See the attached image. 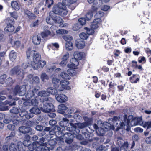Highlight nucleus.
<instances>
[{
    "label": "nucleus",
    "mask_w": 151,
    "mask_h": 151,
    "mask_svg": "<svg viewBox=\"0 0 151 151\" xmlns=\"http://www.w3.org/2000/svg\"><path fill=\"white\" fill-rule=\"evenodd\" d=\"M43 106L40 108L41 110L44 112H49L53 110V105L52 103L53 100L50 97L42 99Z\"/></svg>",
    "instance_id": "1"
},
{
    "label": "nucleus",
    "mask_w": 151,
    "mask_h": 151,
    "mask_svg": "<svg viewBox=\"0 0 151 151\" xmlns=\"http://www.w3.org/2000/svg\"><path fill=\"white\" fill-rule=\"evenodd\" d=\"M49 17H48L46 19L47 23L52 24L54 23H60L62 22V19L59 16H56L54 10L51 11L49 13Z\"/></svg>",
    "instance_id": "2"
},
{
    "label": "nucleus",
    "mask_w": 151,
    "mask_h": 151,
    "mask_svg": "<svg viewBox=\"0 0 151 151\" xmlns=\"http://www.w3.org/2000/svg\"><path fill=\"white\" fill-rule=\"evenodd\" d=\"M11 74H17L22 78H23L24 75V72L21 69L20 66L17 65L14 67L10 71Z\"/></svg>",
    "instance_id": "3"
},
{
    "label": "nucleus",
    "mask_w": 151,
    "mask_h": 151,
    "mask_svg": "<svg viewBox=\"0 0 151 151\" xmlns=\"http://www.w3.org/2000/svg\"><path fill=\"white\" fill-rule=\"evenodd\" d=\"M14 94L15 95L18 94L19 96H24L26 93V87L25 86L23 85L21 86H17L13 91Z\"/></svg>",
    "instance_id": "4"
},
{
    "label": "nucleus",
    "mask_w": 151,
    "mask_h": 151,
    "mask_svg": "<svg viewBox=\"0 0 151 151\" xmlns=\"http://www.w3.org/2000/svg\"><path fill=\"white\" fill-rule=\"evenodd\" d=\"M33 62L31 63V66L34 70L37 69V65L40 60L41 56L37 53V52H34L33 55Z\"/></svg>",
    "instance_id": "5"
},
{
    "label": "nucleus",
    "mask_w": 151,
    "mask_h": 151,
    "mask_svg": "<svg viewBox=\"0 0 151 151\" xmlns=\"http://www.w3.org/2000/svg\"><path fill=\"white\" fill-rule=\"evenodd\" d=\"M114 126L111 125L110 124L106 122L104 124L102 127L99 129V131L101 135H103L104 133L105 132L107 131L109 129L114 130Z\"/></svg>",
    "instance_id": "6"
},
{
    "label": "nucleus",
    "mask_w": 151,
    "mask_h": 151,
    "mask_svg": "<svg viewBox=\"0 0 151 151\" xmlns=\"http://www.w3.org/2000/svg\"><path fill=\"white\" fill-rule=\"evenodd\" d=\"M69 84V82L68 80L60 81V85L58 89V91L60 92L61 91H63L64 90H70V88L68 86Z\"/></svg>",
    "instance_id": "7"
},
{
    "label": "nucleus",
    "mask_w": 151,
    "mask_h": 151,
    "mask_svg": "<svg viewBox=\"0 0 151 151\" xmlns=\"http://www.w3.org/2000/svg\"><path fill=\"white\" fill-rule=\"evenodd\" d=\"M39 88V86H35L32 88V90H30L27 92V96L29 98H30L33 96H38V91Z\"/></svg>",
    "instance_id": "8"
},
{
    "label": "nucleus",
    "mask_w": 151,
    "mask_h": 151,
    "mask_svg": "<svg viewBox=\"0 0 151 151\" xmlns=\"http://www.w3.org/2000/svg\"><path fill=\"white\" fill-rule=\"evenodd\" d=\"M74 137V135L71 133L66 132L64 135V137L65 139V142L69 144L72 142Z\"/></svg>",
    "instance_id": "9"
},
{
    "label": "nucleus",
    "mask_w": 151,
    "mask_h": 151,
    "mask_svg": "<svg viewBox=\"0 0 151 151\" xmlns=\"http://www.w3.org/2000/svg\"><path fill=\"white\" fill-rule=\"evenodd\" d=\"M55 98L58 102L61 103L65 102L68 100V97L63 94H56Z\"/></svg>",
    "instance_id": "10"
},
{
    "label": "nucleus",
    "mask_w": 151,
    "mask_h": 151,
    "mask_svg": "<svg viewBox=\"0 0 151 151\" xmlns=\"http://www.w3.org/2000/svg\"><path fill=\"white\" fill-rule=\"evenodd\" d=\"M78 60L75 58H72L70 60L71 63L68 64L67 66L72 69L76 68L79 64Z\"/></svg>",
    "instance_id": "11"
},
{
    "label": "nucleus",
    "mask_w": 151,
    "mask_h": 151,
    "mask_svg": "<svg viewBox=\"0 0 151 151\" xmlns=\"http://www.w3.org/2000/svg\"><path fill=\"white\" fill-rule=\"evenodd\" d=\"M101 21L100 18H97L94 19L91 25V28L94 29H97L100 25Z\"/></svg>",
    "instance_id": "12"
},
{
    "label": "nucleus",
    "mask_w": 151,
    "mask_h": 151,
    "mask_svg": "<svg viewBox=\"0 0 151 151\" xmlns=\"http://www.w3.org/2000/svg\"><path fill=\"white\" fill-rule=\"evenodd\" d=\"M143 121L141 117H135L133 116V126L137 125H142Z\"/></svg>",
    "instance_id": "13"
},
{
    "label": "nucleus",
    "mask_w": 151,
    "mask_h": 151,
    "mask_svg": "<svg viewBox=\"0 0 151 151\" xmlns=\"http://www.w3.org/2000/svg\"><path fill=\"white\" fill-rule=\"evenodd\" d=\"M122 119H124L125 121H126V120L127 119H125V117L122 115H120L119 116V118L117 116H114L113 118H109L108 119L109 121H111L113 122L114 125L116 127L118 124V121H119Z\"/></svg>",
    "instance_id": "14"
},
{
    "label": "nucleus",
    "mask_w": 151,
    "mask_h": 151,
    "mask_svg": "<svg viewBox=\"0 0 151 151\" xmlns=\"http://www.w3.org/2000/svg\"><path fill=\"white\" fill-rule=\"evenodd\" d=\"M40 34L33 35L32 37V40L33 43L35 45L39 44L41 42V37Z\"/></svg>",
    "instance_id": "15"
},
{
    "label": "nucleus",
    "mask_w": 151,
    "mask_h": 151,
    "mask_svg": "<svg viewBox=\"0 0 151 151\" xmlns=\"http://www.w3.org/2000/svg\"><path fill=\"white\" fill-rule=\"evenodd\" d=\"M70 125L73 126V128L76 129L77 128L80 129L83 128L88 126V123L87 122H85L83 123H75L74 125L71 123L70 124Z\"/></svg>",
    "instance_id": "16"
},
{
    "label": "nucleus",
    "mask_w": 151,
    "mask_h": 151,
    "mask_svg": "<svg viewBox=\"0 0 151 151\" xmlns=\"http://www.w3.org/2000/svg\"><path fill=\"white\" fill-rule=\"evenodd\" d=\"M66 6L63 3H58L54 4L52 9H66Z\"/></svg>",
    "instance_id": "17"
},
{
    "label": "nucleus",
    "mask_w": 151,
    "mask_h": 151,
    "mask_svg": "<svg viewBox=\"0 0 151 151\" xmlns=\"http://www.w3.org/2000/svg\"><path fill=\"white\" fill-rule=\"evenodd\" d=\"M37 146H36L35 151H49L48 147L45 146V144L43 143V145H41L39 143Z\"/></svg>",
    "instance_id": "18"
},
{
    "label": "nucleus",
    "mask_w": 151,
    "mask_h": 151,
    "mask_svg": "<svg viewBox=\"0 0 151 151\" xmlns=\"http://www.w3.org/2000/svg\"><path fill=\"white\" fill-rule=\"evenodd\" d=\"M52 81L54 87L55 88H59L60 84V79L54 76L53 77Z\"/></svg>",
    "instance_id": "19"
},
{
    "label": "nucleus",
    "mask_w": 151,
    "mask_h": 151,
    "mask_svg": "<svg viewBox=\"0 0 151 151\" xmlns=\"http://www.w3.org/2000/svg\"><path fill=\"white\" fill-rule=\"evenodd\" d=\"M75 44L77 48L80 49L83 48L85 45V42L81 39L77 40L76 41Z\"/></svg>",
    "instance_id": "20"
},
{
    "label": "nucleus",
    "mask_w": 151,
    "mask_h": 151,
    "mask_svg": "<svg viewBox=\"0 0 151 151\" xmlns=\"http://www.w3.org/2000/svg\"><path fill=\"white\" fill-rule=\"evenodd\" d=\"M123 128H124L126 130L128 131L130 130V127L129 124L128 120H127V123L126 124V125H125L123 122H122L121 124L120 127H117L116 130V131H118L120 129Z\"/></svg>",
    "instance_id": "21"
},
{
    "label": "nucleus",
    "mask_w": 151,
    "mask_h": 151,
    "mask_svg": "<svg viewBox=\"0 0 151 151\" xmlns=\"http://www.w3.org/2000/svg\"><path fill=\"white\" fill-rule=\"evenodd\" d=\"M19 130L21 133L26 134L30 132L31 130V129L30 128L28 127L22 126L19 128Z\"/></svg>",
    "instance_id": "22"
},
{
    "label": "nucleus",
    "mask_w": 151,
    "mask_h": 151,
    "mask_svg": "<svg viewBox=\"0 0 151 151\" xmlns=\"http://www.w3.org/2000/svg\"><path fill=\"white\" fill-rule=\"evenodd\" d=\"M12 37L11 36L10 38V43L12 46L15 48H18L21 45V43L19 41H13Z\"/></svg>",
    "instance_id": "23"
},
{
    "label": "nucleus",
    "mask_w": 151,
    "mask_h": 151,
    "mask_svg": "<svg viewBox=\"0 0 151 151\" xmlns=\"http://www.w3.org/2000/svg\"><path fill=\"white\" fill-rule=\"evenodd\" d=\"M57 140L55 139H51L48 142V144L50 146L49 147V149L52 150L54 149L55 145L56 144Z\"/></svg>",
    "instance_id": "24"
},
{
    "label": "nucleus",
    "mask_w": 151,
    "mask_h": 151,
    "mask_svg": "<svg viewBox=\"0 0 151 151\" xmlns=\"http://www.w3.org/2000/svg\"><path fill=\"white\" fill-rule=\"evenodd\" d=\"M58 77L59 78L62 79L61 81L67 80L69 79L68 75L65 72H61Z\"/></svg>",
    "instance_id": "25"
},
{
    "label": "nucleus",
    "mask_w": 151,
    "mask_h": 151,
    "mask_svg": "<svg viewBox=\"0 0 151 151\" xmlns=\"http://www.w3.org/2000/svg\"><path fill=\"white\" fill-rule=\"evenodd\" d=\"M58 88H55L52 87H49L47 89V91L48 94H50L52 95H55L56 93H57V90Z\"/></svg>",
    "instance_id": "26"
},
{
    "label": "nucleus",
    "mask_w": 151,
    "mask_h": 151,
    "mask_svg": "<svg viewBox=\"0 0 151 151\" xmlns=\"http://www.w3.org/2000/svg\"><path fill=\"white\" fill-rule=\"evenodd\" d=\"M58 112L62 114H64L65 112L63 110H66L67 109V107L64 104H62L58 106Z\"/></svg>",
    "instance_id": "27"
},
{
    "label": "nucleus",
    "mask_w": 151,
    "mask_h": 151,
    "mask_svg": "<svg viewBox=\"0 0 151 151\" xmlns=\"http://www.w3.org/2000/svg\"><path fill=\"white\" fill-rule=\"evenodd\" d=\"M25 145H24L23 143H22L21 142H19L17 143V148L19 151H24L26 149Z\"/></svg>",
    "instance_id": "28"
},
{
    "label": "nucleus",
    "mask_w": 151,
    "mask_h": 151,
    "mask_svg": "<svg viewBox=\"0 0 151 151\" xmlns=\"http://www.w3.org/2000/svg\"><path fill=\"white\" fill-rule=\"evenodd\" d=\"M17 57V53L14 51H11L9 54V58L11 60L14 61Z\"/></svg>",
    "instance_id": "29"
},
{
    "label": "nucleus",
    "mask_w": 151,
    "mask_h": 151,
    "mask_svg": "<svg viewBox=\"0 0 151 151\" xmlns=\"http://www.w3.org/2000/svg\"><path fill=\"white\" fill-rule=\"evenodd\" d=\"M23 143L25 145L28 146L30 143V137L28 135H26L24 138V141Z\"/></svg>",
    "instance_id": "30"
},
{
    "label": "nucleus",
    "mask_w": 151,
    "mask_h": 151,
    "mask_svg": "<svg viewBox=\"0 0 151 151\" xmlns=\"http://www.w3.org/2000/svg\"><path fill=\"white\" fill-rule=\"evenodd\" d=\"M38 144V142L35 141L32 144L29 145L28 148L30 151H33L34 149L36 148V146H37L39 145Z\"/></svg>",
    "instance_id": "31"
},
{
    "label": "nucleus",
    "mask_w": 151,
    "mask_h": 151,
    "mask_svg": "<svg viewBox=\"0 0 151 151\" xmlns=\"http://www.w3.org/2000/svg\"><path fill=\"white\" fill-rule=\"evenodd\" d=\"M56 14L61 16L66 15L67 13V10H54Z\"/></svg>",
    "instance_id": "32"
},
{
    "label": "nucleus",
    "mask_w": 151,
    "mask_h": 151,
    "mask_svg": "<svg viewBox=\"0 0 151 151\" xmlns=\"http://www.w3.org/2000/svg\"><path fill=\"white\" fill-rule=\"evenodd\" d=\"M31 113L35 114H39L40 113V111L37 107L32 108L30 110Z\"/></svg>",
    "instance_id": "33"
},
{
    "label": "nucleus",
    "mask_w": 151,
    "mask_h": 151,
    "mask_svg": "<svg viewBox=\"0 0 151 151\" xmlns=\"http://www.w3.org/2000/svg\"><path fill=\"white\" fill-rule=\"evenodd\" d=\"M74 58L78 60H81L83 57V53L78 51L75 52L74 53Z\"/></svg>",
    "instance_id": "34"
},
{
    "label": "nucleus",
    "mask_w": 151,
    "mask_h": 151,
    "mask_svg": "<svg viewBox=\"0 0 151 151\" xmlns=\"http://www.w3.org/2000/svg\"><path fill=\"white\" fill-rule=\"evenodd\" d=\"M14 29V27L13 25H7L5 28L4 30L6 32H12Z\"/></svg>",
    "instance_id": "35"
},
{
    "label": "nucleus",
    "mask_w": 151,
    "mask_h": 151,
    "mask_svg": "<svg viewBox=\"0 0 151 151\" xmlns=\"http://www.w3.org/2000/svg\"><path fill=\"white\" fill-rule=\"evenodd\" d=\"M38 96L41 97H45V98H48L47 97L49 96V94L47 91H42L38 93ZM44 99V98H43L42 99Z\"/></svg>",
    "instance_id": "36"
},
{
    "label": "nucleus",
    "mask_w": 151,
    "mask_h": 151,
    "mask_svg": "<svg viewBox=\"0 0 151 151\" xmlns=\"http://www.w3.org/2000/svg\"><path fill=\"white\" fill-rule=\"evenodd\" d=\"M11 5L14 9H19V7L17 2L16 1H13L11 3Z\"/></svg>",
    "instance_id": "37"
},
{
    "label": "nucleus",
    "mask_w": 151,
    "mask_h": 151,
    "mask_svg": "<svg viewBox=\"0 0 151 151\" xmlns=\"http://www.w3.org/2000/svg\"><path fill=\"white\" fill-rule=\"evenodd\" d=\"M17 146L14 143H11L9 145V149L10 151H17Z\"/></svg>",
    "instance_id": "38"
},
{
    "label": "nucleus",
    "mask_w": 151,
    "mask_h": 151,
    "mask_svg": "<svg viewBox=\"0 0 151 151\" xmlns=\"http://www.w3.org/2000/svg\"><path fill=\"white\" fill-rule=\"evenodd\" d=\"M65 48L67 50L69 51L73 49V43L71 42H66Z\"/></svg>",
    "instance_id": "39"
},
{
    "label": "nucleus",
    "mask_w": 151,
    "mask_h": 151,
    "mask_svg": "<svg viewBox=\"0 0 151 151\" xmlns=\"http://www.w3.org/2000/svg\"><path fill=\"white\" fill-rule=\"evenodd\" d=\"M36 52V51L34 50L31 51V49L30 48H29L26 52L27 58L29 59L30 58V56H33V53H34V52Z\"/></svg>",
    "instance_id": "40"
},
{
    "label": "nucleus",
    "mask_w": 151,
    "mask_h": 151,
    "mask_svg": "<svg viewBox=\"0 0 151 151\" xmlns=\"http://www.w3.org/2000/svg\"><path fill=\"white\" fill-rule=\"evenodd\" d=\"M46 63L45 61L40 60L37 65V69L38 68V67L40 68H42L46 64Z\"/></svg>",
    "instance_id": "41"
},
{
    "label": "nucleus",
    "mask_w": 151,
    "mask_h": 151,
    "mask_svg": "<svg viewBox=\"0 0 151 151\" xmlns=\"http://www.w3.org/2000/svg\"><path fill=\"white\" fill-rule=\"evenodd\" d=\"M77 3L76 1L71 2L68 6L69 8L70 9H74L77 5Z\"/></svg>",
    "instance_id": "42"
},
{
    "label": "nucleus",
    "mask_w": 151,
    "mask_h": 151,
    "mask_svg": "<svg viewBox=\"0 0 151 151\" xmlns=\"http://www.w3.org/2000/svg\"><path fill=\"white\" fill-rule=\"evenodd\" d=\"M41 79L43 81L46 82L49 79V77L46 73H43L41 76Z\"/></svg>",
    "instance_id": "43"
},
{
    "label": "nucleus",
    "mask_w": 151,
    "mask_h": 151,
    "mask_svg": "<svg viewBox=\"0 0 151 151\" xmlns=\"http://www.w3.org/2000/svg\"><path fill=\"white\" fill-rule=\"evenodd\" d=\"M53 0H46L45 5L48 8H49L51 6V5H53Z\"/></svg>",
    "instance_id": "44"
},
{
    "label": "nucleus",
    "mask_w": 151,
    "mask_h": 151,
    "mask_svg": "<svg viewBox=\"0 0 151 151\" xmlns=\"http://www.w3.org/2000/svg\"><path fill=\"white\" fill-rule=\"evenodd\" d=\"M79 36L81 39L86 40L88 38V35L87 32H82L80 34Z\"/></svg>",
    "instance_id": "45"
},
{
    "label": "nucleus",
    "mask_w": 151,
    "mask_h": 151,
    "mask_svg": "<svg viewBox=\"0 0 151 151\" xmlns=\"http://www.w3.org/2000/svg\"><path fill=\"white\" fill-rule=\"evenodd\" d=\"M140 77L138 75H134L133 76V83H136L139 81Z\"/></svg>",
    "instance_id": "46"
},
{
    "label": "nucleus",
    "mask_w": 151,
    "mask_h": 151,
    "mask_svg": "<svg viewBox=\"0 0 151 151\" xmlns=\"http://www.w3.org/2000/svg\"><path fill=\"white\" fill-rule=\"evenodd\" d=\"M68 32L66 30L63 29H59L56 31V33L58 35H63L68 34Z\"/></svg>",
    "instance_id": "47"
},
{
    "label": "nucleus",
    "mask_w": 151,
    "mask_h": 151,
    "mask_svg": "<svg viewBox=\"0 0 151 151\" xmlns=\"http://www.w3.org/2000/svg\"><path fill=\"white\" fill-rule=\"evenodd\" d=\"M128 144L127 142H125L121 147L120 151H126L128 148Z\"/></svg>",
    "instance_id": "48"
},
{
    "label": "nucleus",
    "mask_w": 151,
    "mask_h": 151,
    "mask_svg": "<svg viewBox=\"0 0 151 151\" xmlns=\"http://www.w3.org/2000/svg\"><path fill=\"white\" fill-rule=\"evenodd\" d=\"M40 80L37 76H35L32 78L31 82L32 83L36 84L39 83Z\"/></svg>",
    "instance_id": "49"
},
{
    "label": "nucleus",
    "mask_w": 151,
    "mask_h": 151,
    "mask_svg": "<svg viewBox=\"0 0 151 151\" xmlns=\"http://www.w3.org/2000/svg\"><path fill=\"white\" fill-rule=\"evenodd\" d=\"M4 104H9L10 106H12L15 105V101H14L12 103H11L10 101L6 100L4 103L3 102L0 101V106H1Z\"/></svg>",
    "instance_id": "50"
},
{
    "label": "nucleus",
    "mask_w": 151,
    "mask_h": 151,
    "mask_svg": "<svg viewBox=\"0 0 151 151\" xmlns=\"http://www.w3.org/2000/svg\"><path fill=\"white\" fill-rule=\"evenodd\" d=\"M25 13L27 15L29 16L30 18L32 19H34L35 17V14L32 13L29 10H25Z\"/></svg>",
    "instance_id": "51"
},
{
    "label": "nucleus",
    "mask_w": 151,
    "mask_h": 151,
    "mask_svg": "<svg viewBox=\"0 0 151 151\" xmlns=\"http://www.w3.org/2000/svg\"><path fill=\"white\" fill-rule=\"evenodd\" d=\"M21 67V69L23 70V69H25L31 66V64H30V63L28 62L27 63H26L23 64L22 66H20Z\"/></svg>",
    "instance_id": "52"
},
{
    "label": "nucleus",
    "mask_w": 151,
    "mask_h": 151,
    "mask_svg": "<svg viewBox=\"0 0 151 151\" xmlns=\"http://www.w3.org/2000/svg\"><path fill=\"white\" fill-rule=\"evenodd\" d=\"M50 32L47 30H45L43 32H42L41 33V35H42V37H46L50 34Z\"/></svg>",
    "instance_id": "53"
},
{
    "label": "nucleus",
    "mask_w": 151,
    "mask_h": 151,
    "mask_svg": "<svg viewBox=\"0 0 151 151\" xmlns=\"http://www.w3.org/2000/svg\"><path fill=\"white\" fill-rule=\"evenodd\" d=\"M104 14V13L102 11H99L96 13L95 15V17L97 18H100L103 16Z\"/></svg>",
    "instance_id": "54"
},
{
    "label": "nucleus",
    "mask_w": 151,
    "mask_h": 151,
    "mask_svg": "<svg viewBox=\"0 0 151 151\" xmlns=\"http://www.w3.org/2000/svg\"><path fill=\"white\" fill-rule=\"evenodd\" d=\"M38 102L35 99H32L29 104V105L37 106L38 105Z\"/></svg>",
    "instance_id": "55"
},
{
    "label": "nucleus",
    "mask_w": 151,
    "mask_h": 151,
    "mask_svg": "<svg viewBox=\"0 0 151 151\" xmlns=\"http://www.w3.org/2000/svg\"><path fill=\"white\" fill-rule=\"evenodd\" d=\"M107 150V147L103 145L100 146L97 149V151H106Z\"/></svg>",
    "instance_id": "56"
},
{
    "label": "nucleus",
    "mask_w": 151,
    "mask_h": 151,
    "mask_svg": "<svg viewBox=\"0 0 151 151\" xmlns=\"http://www.w3.org/2000/svg\"><path fill=\"white\" fill-rule=\"evenodd\" d=\"M6 78V74H3L1 76H0V83L3 84Z\"/></svg>",
    "instance_id": "57"
},
{
    "label": "nucleus",
    "mask_w": 151,
    "mask_h": 151,
    "mask_svg": "<svg viewBox=\"0 0 151 151\" xmlns=\"http://www.w3.org/2000/svg\"><path fill=\"white\" fill-rule=\"evenodd\" d=\"M81 27V26L79 24H74L73 27V29L74 31H77Z\"/></svg>",
    "instance_id": "58"
},
{
    "label": "nucleus",
    "mask_w": 151,
    "mask_h": 151,
    "mask_svg": "<svg viewBox=\"0 0 151 151\" xmlns=\"http://www.w3.org/2000/svg\"><path fill=\"white\" fill-rule=\"evenodd\" d=\"M63 37L64 39L66 41V42H71V40L72 39V37L69 35L63 36Z\"/></svg>",
    "instance_id": "59"
},
{
    "label": "nucleus",
    "mask_w": 151,
    "mask_h": 151,
    "mask_svg": "<svg viewBox=\"0 0 151 151\" xmlns=\"http://www.w3.org/2000/svg\"><path fill=\"white\" fill-rule=\"evenodd\" d=\"M93 16V13L91 12L88 13L86 15V18L87 20H89L91 19Z\"/></svg>",
    "instance_id": "60"
},
{
    "label": "nucleus",
    "mask_w": 151,
    "mask_h": 151,
    "mask_svg": "<svg viewBox=\"0 0 151 151\" xmlns=\"http://www.w3.org/2000/svg\"><path fill=\"white\" fill-rule=\"evenodd\" d=\"M10 14L11 17L14 18L15 19H17V12L14 11L13 12H10Z\"/></svg>",
    "instance_id": "61"
},
{
    "label": "nucleus",
    "mask_w": 151,
    "mask_h": 151,
    "mask_svg": "<svg viewBox=\"0 0 151 151\" xmlns=\"http://www.w3.org/2000/svg\"><path fill=\"white\" fill-rule=\"evenodd\" d=\"M10 111L11 113L17 114L19 112V110L17 107H13L12 109L10 110Z\"/></svg>",
    "instance_id": "62"
},
{
    "label": "nucleus",
    "mask_w": 151,
    "mask_h": 151,
    "mask_svg": "<svg viewBox=\"0 0 151 151\" xmlns=\"http://www.w3.org/2000/svg\"><path fill=\"white\" fill-rule=\"evenodd\" d=\"M143 127H147V129H149L151 128V121H150L145 122L143 125Z\"/></svg>",
    "instance_id": "63"
},
{
    "label": "nucleus",
    "mask_w": 151,
    "mask_h": 151,
    "mask_svg": "<svg viewBox=\"0 0 151 151\" xmlns=\"http://www.w3.org/2000/svg\"><path fill=\"white\" fill-rule=\"evenodd\" d=\"M7 25H12L14 23V20L13 19H10L9 18H7L6 20Z\"/></svg>",
    "instance_id": "64"
}]
</instances>
